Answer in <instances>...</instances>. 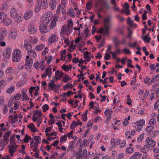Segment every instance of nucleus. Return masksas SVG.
<instances>
[{
	"label": "nucleus",
	"mask_w": 159,
	"mask_h": 159,
	"mask_svg": "<svg viewBox=\"0 0 159 159\" xmlns=\"http://www.w3.org/2000/svg\"><path fill=\"white\" fill-rule=\"evenodd\" d=\"M81 148H79V152L76 154L75 157L76 159H88L89 156L87 154V150L84 149L82 151Z\"/></svg>",
	"instance_id": "nucleus-1"
},
{
	"label": "nucleus",
	"mask_w": 159,
	"mask_h": 159,
	"mask_svg": "<svg viewBox=\"0 0 159 159\" xmlns=\"http://www.w3.org/2000/svg\"><path fill=\"white\" fill-rule=\"evenodd\" d=\"M22 57L20 51L19 49L14 50L12 52V61L14 62H18L21 59Z\"/></svg>",
	"instance_id": "nucleus-2"
},
{
	"label": "nucleus",
	"mask_w": 159,
	"mask_h": 159,
	"mask_svg": "<svg viewBox=\"0 0 159 159\" xmlns=\"http://www.w3.org/2000/svg\"><path fill=\"white\" fill-rule=\"evenodd\" d=\"M40 32L42 34H44L50 31V29L47 24L42 23L39 26Z\"/></svg>",
	"instance_id": "nucleus-3"
},
{
	"label": "nucleus",
	"mask_w": 159,
	"mask_h": 159,
	"mask_svg": "<svg viewBox=\"0 0 159 159\" xmlns=\"http://www.w3.org/2000/svg\"><path fill=\"white\" fill-rule=\"evenodd\" d=\"M28 32L30 34H35L37 31V29L33 24L30 23L28 26Z\"/></svg>",
	"instance_id": "nucleus-4"
},
{
	"label": "nucleus",
	"mask_w": 159,
	"mask_h": 159,
	"mask_svg": "<svg viewBox=\"0 0 159 159\" xmlns=\"http://www.w3.org/2000/svg\"><path fill=\"white\" fill-rule=\"evenodd\" d=\"M110 26L104 25V29L101 28L99 30V32L101 34H103V35L105 36L107 34L109 33V31Z\"/></svg>",
	"instance_id": "nucleus-5"
},
{
	"label": "nucleus",
	"mask_w": 159,
	"mask_h": 159,
	"mask_svg": "<svg viewBox=\"0 0 159 159\" xmlns=\"http://www.w3.org/2000/svg\"><path fill=\"white\" fill-rule=\"evenodd\" d=\"M33 12L30 9L27 10L25 12L24 17L25 20H28L33 16Z\"/></svg>",
	"instance_id": "nucleus-6"
},
{
	"label": "nucleus",
	"mask_w": 159,
	"mask_h": 159,
	"mask_svg": "<svg viewBox=\"0 0 159 159\" xmlns=\"http://www.w3.org/2000/svg\"><path fill=\"white\" fill-rule=\"evenodd\" d=\"M146 142L147 143L146 144L153 148L155 147L156 143V142L153 139L149 137L146 139Z\"/></svg>",
	"instance_id": "nucleus-7"
},
{
	"label": "nucleus",
	"mask_w": 159,
	"mask_h": 159,
	"mask_svg": "<svg viewBox=\"0 0 159 159\" xmlns=\"http://www.w3.org/2000/svg\"><path fill=\"white\" fill-rule=\"evenodd\" d=\"M7 33L6 29L3 28H0V41L4 40Z\"/></svg>",
	"instance_id": "nucleus-8"
},
{
	"label": "nucleus",
	"mask_w": 159,
	"mask_h": 159,
	"mask_svg": "<svg viewBox=\"0 0 159 159\" xmlns=\"http://www.w3.org/2000/svg\"><path fill=\"white\" fill-rule=\"evenodd\" d=\"M59 39L58 37L55 34H53L51 35L48 39L49 41L51 43L57 42Z\"/></svg>",
	"instance_id": "nucleus-9"
},
{
	"label": "nucleus",
	"mask_w": 159,
	"mask_h": 159,
	"mask_svg": "<svg viewBox=\"0 0 159 159\" xmlns=\"http://www.w3.org/2000/svg\"><path fill=\"white\" fill-rule=\"evenodd\" d=\"M57 2L56 0H50L49 6L51 10H54L56 8Z\"/></svg>",
	"instance_id": "nucleus-10"
},
{
	"label": "nucleus",
	"mask_w": 159,
	"mask_h": 159,
	"mask_svg": "<svg viewBox=\"0 0 159 159\" xmlns=\"http://www.w3.org/2000/svg\"><path fill=\"white\" fill-rule=\"evenodd\" d=\"M18 147V146L15 145L13 144H12L11 145H8V148H9V152L15 153L16 151L17 147Z\"/></svg>",
	"instance_id": "nucleus-11"
},
{
	"label": "nucleus",
	"mask_w": 159,
	"mask_h": 159,
	"mask_svg": "<svg viewBox=\"0 0 159 159\" xmlns=\"http://www.w3.org/2000/svg\"><path fill=\"white\" fill-rule=\"evenodd\" d=\"M33 63V60L29 56H27L25 58V66H29L32 65Z\"/></svg>",
	"instance_id": "nucleus-12"
},
{
	"label": "nucleus",
	"mask_w": 159,
	"mask_h": 159,
	"mask_svg": "<svg viewBox=\"0 0 159 159\" xmlns=\"http://www.w3.org/2000/svg\"><path fill=\"white\" fill-rule=\"evenodd\" d=\"M10 16L12 18H18L17 12L16 9L12 8L10 10Z\"/></svg>",
	"instance_id": "nucleus-13"
},
{
	"label": "nucleus",
	"mask_w": 159,
	"mask_h": 159,
	"mask_svg": "<svg viewBox=\"0 0 159 159\" xmlns=\"http://www.w3.org/2000/svg\"><path fill=\"white\" fill-rule=\"evenodd\" d=\"M17 30L15 29H12L10 33V37L13 39H15L17 36Z\"/></svg>",
	"instance_id": "nucleus-14"
},
{
	"label": "nucleus",
	"mask_w": 159,
	"mask_h": 159,
	"mask_svg": "<svg viewBox=\"0 0 159 159\" xmlns=\"http://www.w3.org/2000/svg\"><path fill=\"white\" fill-rule=\"evenodd\" d=\"M11 49L10 48H7L5 50L3 53V56L7 58H8L11 55Z\"/></svg>",
	"instance_id": "nucleus-15"
},
{
	"label": "nucleus",
	"mask_w": 159,
	"mask_h": 159,
	"mask_svg": "<svg viewBox=\"0 0 159 159\" xmlns=\"http://www.w3.org/2000/svg\"><path fill=\"white\" fill-rule=\"evenodd\" d=\"M111 17L108 16L104 18V25H106L111 26Z\"/></svg>",
	"instance_id": "nucleus-16"
},
{
	"label": "nucleus",
	"mask_w": 159,
	"mask_h": 159,
	"mask_svg": "<svg viewBox=\"0 0 159 159\" xmlns=\"http://www.w3.org/2000/svg\"><path fill=\"white\" fill-rule=\"evenodd\" d=\"M24 47L28 51L31 50L32 49V46L27 40L24 41Z\"/></svg>",
	"instance_id": "nucleus-17"
},
{
	"label": "nucleus",
	"mask_w": 159,
	"mask_h": 159,
	"mask_svg": "<svg viewBox=\"0 0 159 159\" xmlns=\"http://www.w3.org/2000/svg\"><path fill=\"white\" fill-rule=\"evenodd\" d=\"M150 149V146L147 144H146L143 148L141 149V151L143 153H146L149 151Z\"/></svg>",
	"instance_id": "nucleus-18"
},
{
	"label": "nucleus",
	"mask_w": 159,
	"mask_h": 159,
	"mask_svg": "<svg viewBox=\"0 0 159 159\" xmlns=\"http://www.w3.org/2000/svg\"><path fill=\"white\" fill-rule=\"evenodd\" d=\"M11 133V132L10 131H9L6 133H5L3 136V137L4 138V141L7 143L9 141L8 138L10 134Z\"/></svg>",
	"instance_id": "nucleus-19"
},
{
	"label": "nucleus",
	"mask_w": 159,
	"mask_h": 159,
	"mask_svg": "<svg viewBox=\"0 0 159 159\" xmlns=\"http://www.w3.org/2000/svg\"><path fill=\"white\" fill-rule=\"evenodd\" d=\"M37 4L35 5L34 11L35 12H38L41 9V7L40 4V0H37Z\"/></svg>",
	"instance_id": "nucleus-20"
},
{
	"label": "nucleus",
	"mask_w": 159,
	"mask_h": 159,
	"mask_svg": "<svg viewBox=\"0 0 159 159\" xmlns=\"http://www.w3.org/2000/svg\"><path fill=\"white\" fill-rule=\"evenodd\" d=\"M113 41L114 43L115 46L116 47L120 43V41L118 39L116 36H114L113 38Z\"/></svg>",
	"instance_id": "nucleus-21"
},
{
	"label": "nucleus",
	"mask_w": 159,
	"mask_h": 159,
	"mask_svg": "<svg viewBox=\"0 0 159 159\" xmlns=\"http://www.w3.org/2000/svg\"><path fill=\"white\" fill-rule=\"evenodd\" d=\"M17 115H15L13 116H9V118L12 121L13 123H16L18 121L17 118Z\"/></svg>",
	"instance_id": "nucleus-22"
},
{
	"label": "nucleus",
	"mask_w": 159,
	"mask_h": 159,
	"mask_svg": "<svg viewBox=\"0 0 159 159\" xmlns=\"http://www.w3.org/2000/svg\"><path fill=\"white\" fill-rule=\"evenodd\" d=\"M142 157V154L139 152H135L132 156L131 157L134 158L135 159H139Z\"/></svg>",
	"instance_id": "nucleus-23"
},
{
	"label": "nucleus",
	"mask_w": 159,
	"mask_h": 159,
	"mask_svg": "<svg viewBox=\"0 0 159 159\" xmlns=\"http://www.w3.org/2000/svg\"><path fill=\"white\" fill-rule=\"evenodd\" d=\"M3 22H4V25L7 26L9 25L12 23L11 20L9 19L6 18V17H5V19H4Z\"/></svg>",
	"instance_id": "nucleus-24"
},
{
	"label": "nucleus",
	"mask_w": 159,
	"mask_h": 159,
	"mask_svg": "<svg viewBox=\"0 0 159 159\" xmlns=\"http://www.w3.org/2000/svg\"><path fill=\"white\" fill-rule=\"evenodd\" d=\"M31 130V131L34 132L35 133L38 131L37 129L35 127L33 123H31L28 126Z\"/></svg>",
	"instance_id": "nucleus-25"
},
{
	"label": "nucleus",
	"mask_w": 159,
	"mask_h": 159,
	"mask_svg": "<svg viewBox=\"0 0 159 159\" xmlns=\"http://www.w3.org/2000/svg\"><path fill=\"white\" fill-rule=\"evenodd\" d=\"M45 45L43 44H40L36 46L35 47V49L37 51H40L43 49Z\"/></svg>",
	"instance_id": "nucleus-26"
},
{
	"label": "nucleus",
	"mask_w": 159,
	"mask_h": 159,
	"mask_svg": "<svg viewBox=\"0 0 159 159\" xmlns=\"http://www.w3.org/2000/svg\"><path fill=\"white\" fill-rule=\"evenodd\" d=\"M28 53L33 58L37 56L36 52L34 50L28 51Z\"/></svg>",
	"instance_id": "nucleus-27"
},
{
	"label": "nucleus",
	"mask_w": 159,
	"mask_h": 159,
	"mask_svg": "<svg viewBox=\"0 0 159 159\" xmlns=\"http://www.w3.org/2000/svg\"><path fill=\"white\" fill-rule=\"evenodd\" d=\"M41 7L43 9H45L48 7L47 1H41L40 4Z\"/></svg>",
	"instance_id": "nucleus-28"
},
{
	"label": "nucleus",
	"mask_w": 159,
	"mask_h": 159,
	"mask_svg": "<svg viewBox=\"0 0 159 159\" xmlns=\"http://www.w3.org/2000/svg\"><path fill=\"white\" fill-rule=\"evenodd\" d=\"M15 89V87L14 86H11L7 90V93L8 94L14 92Z\"/></svg>",
	"instance_id": "nucleus-29"
},
{
	"label": "nucleus",
	"mask_w": 159,
	"mask_h": 159,
	"mask_svg": "<svg viewBox=\"0 0 159 159\" xmlns=\"http://www.w3.org/2000/svg\"><path fill=\"white\" fill-rule=\"evenodd\" d=\"M7 7L8 5L5 2L3 3L2 4H0V11L6 10Z\"/></svg>",
	"instance_id": "nucleus-30"
},
{
	"label": "nucleus",
	"mask_w": 159,
	"mask_h": 159,
	"mask_svg": "<svg viewBox=\"0 0 159 159\" xmlns=\"http://www.w3.org/2000/svg\"><path fill=\"white\" fill-rule=\"evenodd\" d=\"M27 91V90L24 89L22 91V94L23 97L25 98V99L26 100H29V98L28 97V95L26 94Z\"/></svg>",
	"instance_id": "nucleus-31"
},
{
	"label": "nucleus",
	"mask_w": 159,
	"mask_h": 159,
	"mask_svg": "<svg viewBox=\"0 0 159 159\" xmlns=\"http://www.w3.org/2000/svg\"><path fill=\"white\" fill-rule=\"evenodd\" d=\"M75 13L73 11L72 8L69 9V11L67 12L68 15H69L72 17H75Z\"/></svg>",
	"instance_id": "nucleus-32"
},
{
	"label": "nucleus",
	"mask_w": 159,
	"mask_h": 159,
	"mask_svg": "<svg viewBox=\"0 0 159 159\" xmlns=\"http://www.w3.org/2000/svg\"><path fill=\"white\" fill-rule=\"evenodd\" d=\"M6 15L3 12H0V22H2L6 17Z\"/></svg>",
	"instance_id": "nucleus-33"
},
{
	"label": "nucleus",
	"mask_w": 159,
	"mask_h": 159,
	"mask_svg": "<svg viewBox=\"0 0 159 159\" xmlns=\"http://www.w3.org/2000/svg\"><path fill=\"white\" fill-rule=\"evenodd\" d=\"M149 34V33H148L145 36H144L143 38V40L144 42H146L147 43H149L150 40V38L148 37V35Z\"/></svg>",
	"instance_id": "nucleus-34"
},
{
	"label": "nucleus",
	"mask_w": 159,
	"mask_h": 159,
	"mask_svg": "<svg viewBox=\"0 0 159 159\" xmlns=\"http://www.w3.org/2000/svg\"><path fill=\"white\" fill-rule=\"evenodd\" d=\"M159 78V74H158L153 77L151 80V81L152 83H156L158 80Z\"/></svg>",
	"instance_id": "nucleus-35"
},
{
	"label": "nucleus",
	"mask_w": 159,
	"mask_h": 159,
	"mask_svg": "<svg viewBox=\"0 0 159 159\" xmlns=\"http://www.w3.org/2000/svg\"><path fill=\"white\" fill-rule=\"evenodd\" d=\"M87 140L84 139L83 142H81L80 143V147H86V146H88L87 143Z\"/></svg>",
	"instance_id": "nucleus-36"
},
{
	"label": "nucleus",
	"mask_w": 159,
	"mask_h": 159,
	"mask_svg": "<svg viewBox=\"0 0 159 159\" xmlns=\"http://www.w3.org/2000/svg\"><path fill=\"white\" fill-rule=\"evenodd\" d=\"M74 142L73 141L70 142V144L68 148L67 151L70 150L72 151L73 150L74 148Z\"/></svg>",
	"instance_id": "nucleus-37"
},
{
	"label": "nucleus",
	"mask_w": 159,
	"mask_h": 159,
	"mask_svg": "<svg viewBox=\"0 0 159 159\" xmlns=\"http://www.w3.org/2000/svg\"><path fill=\"white\" fill-rule=\"evenodd\" d=\"M52 13L51 12H49V13L48 12L46 13L44 15L45 17H47L48 20H51L52 18Z\"/></svg>",
	"instance_id": "nucleus-38"
},
{
	"label": "nucleus",
	"mask_w": 159,
	"mask_h": 159,
	"mask_svg": "<svg viewBox=\"0 0 159 159\" xmlns=\"http://www.w3.org/2000/svg\"><path fill=\"white\" fill-rule=\"evenodd\" d=\"M50 20H48V18L44 16L43 18V23L48 24L50 22Z\"/></svg>",
	"instance_id": "nucleus-39"
},
{
	"label": "nucleus",
	"mask_w": 159,
	"mask_h": 159,
	"mask_svg": "<svg viewBox=\"0 0 159 159\" xmlns=\"http://www.w3.org/2000/svg\"><path fill=\"white\" fill-rule=\"evenodd\" d=\"M154 128L153 126H147L146 128V130L148 133L151 132L153 129Z\"/></svg>",
	"instance_id": "nucleus-40"
},
{
	"label": "nucleus",
	"mask_w": 159,
	"mask_h": 159,
	"mask_svg": "<svg viewBox=\"0 0 159 159\" xmlns=\"http://www.w3.org/2000/svg\"><path fill=\"white\" fill-rule=\"evenodd\" d=\"M134 149L132 147H129L126 149L125 152L126 153H132L133 152Z\"/></svg>",
	"instance_id": "nucleus-41"
},
{
	"label": "nucleus",
	"mask_w": 159,
	"mask_h": 159,
	"mask_svg": "<svg viewBox=\"0 0 159 159\" xmlns=\"http://www.w3.org/2000/svg\"><path fill=\"white\" fill-rule=\"evenodd\" d=\"M128 45L130 47L132 48H134L137 46L138 43L137 41H135L132 44H131L130 43H128Z\"/></svg>",
	"instance_id": "nucleus-42"
},
{
	"label": "nucleus",
	"mask_w": 159,
	"mask_h": 159,
	"mask_svg": "<svg viewBox=\"0 0 159 159\" xmlns=\"http://www.w3.org/2000/svg\"><path fill=\"white\" fill-rule=\"evenodd\" d=\"M31 137H29L27 134L25 135V137L24 139V142L25 143H27L29 142V140L31 139Z\"/></svg>",
	"instance_id": "nucleus-43"
},
{
	"label": "nucleus",
	"mask_w": 159,
	"mask_h": 159,
	"mask_svg": "<svg viewBox=\"0 0 159 159\" xmlns=\"http://www.w3.org/2000/svg\"><path fill=\"white\" fill-rule=\"evenodd\" d=\"M48 87H49L51 88L52 89H53L54 88V82L53 79V80H51L50 81V82L49 83Z\"/></svg>",
	"instance_id": "nucleus-44"
},
{
	"label": "nucleus",
	"mask_w": 159,
	"mask_h": 159,
	"mask_svg": "<svg viewBox=\"0 0 159 159\" xmlns=\"http://www.w3.org/2000/svg\"><path fill=\"white\" fill-rule=\"evenodd\" d=\"M144 135V133H142L141 135H140L137 138V141L139 142H140L142 141L143 138V136Z\"/></svg>",
	"instance_id": "nucleus-45"
},
{
	"label": "nucleus",
	"mask_w": 159,
	"mask_h": 159,
	"mask_svg": "<svg viewBox=\"0 0 159 159\" xmlns=\"http://www.w3.org/2000/svg\"><path fill=\"white\" fill-rule=\"evenodd\" d=\"M154 108L155 110H157L158 108V111L159 113V99L157 100L156 103L154 105Z\"/></svg>",
	"instance_id": "nucleus-46"
},
{
	"label": "nucleus",
	"mask_w": 159,
	"mask_h": 159,
	"mask_svg": "<svg viewBox=\"0 0 159 159\" xmlns=\"http://www.w3.org/2000/svg\"><path fill=\"white\" fill-rule=\"evenodd\" d=\"M42 108L44 112H46V111L49 109V107L48 104H45L42 106Z\"/></svg>",
	"instance_id": "nucleus-47"
},
{
	"label": "nucleus",
	"mask_w": 159,
	"mask_h": 159,
	"mask_svg": "<svg viewBox=\"0 0 159 159\" xmlns=\"http://www.w3.org/2000/svg\"><path fill=\"white\" fill-rule=\"evenodd\" d=\"M79 124L75 121H73L72 123L71 124L70 126V128L71 129H73L76 127V125H78Z\"/></svg>",
	"instance_id": "nucleus-48"
},
{
	"label": "nucleus",
	"mask_w": 159,
	"mask_h": 159,
	"mask_svg": "<svg viewBox=\"0 0 159 159\" xmlns=\"http://www.w3.org/2000/svg\"><path fill=\"white\" fill-rule=\"evenodd\" d=\"M144 82L147 84H150L152 83L150 79L149 78L148 76L145 77V79L144 80Z\"/></svg>",
	"instance_id": "nucleus-49"
},
{
	"label": "nucleus",
	"mask_w": 159,
	"mask_h": 159,
	"mask_svg": "<svg viewBox=\"0 0 159 159\" xmlns=\"http://www.w3.org/2000/svg\"><path fill=\"white\" fill-rule=\"evenodd\" d=\"M66 138L67 136H66V135H64L61 136L60 140V143H62L63 142L66 141Z\"/></svg>",
	"instance_id": "nucleus-50"
},
{
	"label": "nucleus",
	"mask_w": 159,
	"mask_h": 159,
	"mask_svg": "<svg viewBox=\"0 0 159 159\" xmlns=\"http://www.w3.org/2000/svg\"><path fill=\"white\" fill-rule=\"evenodd\" d=\"M157 122L156 119L154 118L151 119L149 122V123L150 125H155L156 124Z\"/></svg>",
	"instance_id": "nucleus-51"
},
{
	"label": "nucleus",
	"mask_w": 159,
	"mask_h": 159,
	"mask_svg": "<svg viewBox=\"0 0 159 159\" xmlns=\"http://www.w3.org/2000/svg\"><path fill=\"white\" fill-rule=\"evenodd\" d=\"M64 74L63 73H61L60 71L57 70L55 72V75L59 77L60 78H62Z\"/></svg>",
	"instance_id": "nucleus-52"
},
{
	"label": "nucleus",
	"mask_w": 159,
	"mask_h": 159,
	"mask_svg": "<svg viewBox=\"0 0 159 159\" xmlns=\"http://www.w3.org/2000/svg\"><path fill=\"white\" fill-rule=\"evenodd\" d=\"M14 72V70L11 67H8L6 70V73L7 74H10Z\"/></svg>",
	"instance_id": "nucleus-53"
},
{
	"label": "nucleus",
	"mask_w": 159,
	"mask_h": 159,
	"mask_svg": "<svg viewBox=\"0 0 159 159\" xmlns=\"http://www.w3.org/2000/svg\"><path fill=\"white\" fill-rule=\"evenodd\" d=\"M49 67H47L46 68L45 70V73L42 74L41 75V77L42 78L43 77L46 78L47 76H48V71Z\"/></svg>",
	"instance_id": "nucleus-54"
},
{
	"label": "nucleus",
	"mask_w": 159,
	"mask_h": 159,
	"mask_svg": "<svg viewBox=\"0 0 159 159\" xmlns=\"http://www.w3.org/2000/svg\"><path fill=\"white\" fill-rule=\"evenodd\" d=\"M30 42L31 43H36L38 42V39L36 38L32 37L30 39Z\"/></svg>",
	"instance_id": "nucleus-55"
},
{
	"label": "nucleus",
	"mask_w": 159,
	"mask_h": 159,
	"mask_svg": "<svg viewBox=\"0 0 159 159\" xmlns=\"http://www.w3.org/2000/svg\"><path fill=\"white\" fill-rule=\"evenodd\" d=\"M92 5V3L91 2H88L87 3L86 6L88 10H90L91 9Z\"/></svg>",
	"instance_id": "nucleus-56"
},
{
	"label": "nucleus",
	"mask_w": 159,
	"mask_h": 159,
	"mask_svg": "<svg viewBox=\"0 0 159 159\" xmlns=\"http://www.w3.org/2000/svg\"><path fill=\"white\" fill-rule=\"evenodd\" d=\"M122 51L125 53L126 54H129L131 53L130 51L126 48L123 49Z\"/></svg>",
	"instance_id": "nucleus-57"
},
{
	"label": "nucleus",
	"mask_w": 159,
	"mask_h": 159,
	"mask_svg": "<svg viewBox=\"0 0 159 159\" xmlns=\"http://www.w3.org/2000/svg\"><path fill=\"white\" fill-rule=\"evenodd\" d=\"M127 23L131 27L133 26V21L131 20L130 17H129L127 19Z\"/></svg>",
	"instance_id": "nucleus-58"
},
{
	"label": "nucleus",
	"mask_w": 159,
	"mask_h": 159,
	"mask_svg": "<svg viewBox=\"0 0 159 159\" xmlns=\"http://www.w3.org/2000/svg\"><path fill=\"white\" fill-rule=\"evenodd\" d=\"M111 58V55L109 53H106L104 56L105 60H109Z\"/></svg>",
	"instance_id": "nucleus-59"
},
{
	"label": "nucleus",
	"mask_w": 159,
	"mask_h": 159,
	"mask_svg": "<svg viewBox=\"0 0 159 159\" xmlns=\"http://www.w3.org/2000/svg\"><path fill=\"white\" fill-rule=\"evenodd\" d=\"M104 113L106 115H111L112 111L109 109H107L105 111Z\"/></svg>",
	"instance_id": "nucleus-60"
},
{
	"label": "nucleus",
	"mask_w": 159,
	"mask_h": 159,
	"mask_svg": "<svg viewBox=\"0 0 159 159\" xmlns=\"http://www.w3.org/2000/svg\"><path fill=\"white\" fill-rule=\"evenodd\" d=\"M69 80L68 78V76L66 74L64 76L62 79V80L64 82L66 83L67 82V81Z\"/></svg>",
	"instance_id": "nucleus-61"
},
{
	"label": "nucleus",
	"mask_w": 159,
	"mask_h": 159,
	"mask_svg": "<svg viewBox=\"0 0 159 159\" xmlns=\"http://www.w3.org/2000/svg\"><path fill=\"white\" fill-rule=\"evenodd\" d=\"M19 106L18 102L17 101L15 102L14 103V105L13 107V108L14 110H16L18 109Z\"/></svg>",
	"instance_id": "nucleus-62"
},
{
	"label": "nucleus",
	"mask_w": 159,
	"mask_h": 159,
	"mask_svg": "<svg viewBox=\"0 0 159 159\" xmlns=\"http://www.w3.org/2000/svg\"><path fill=\"white\" fill-rule=\"evenodd\" d=\"M72 61L73 63L76 64L79 63L80 61L78 58L75 57L73 58Z\"/></svg>",
	"instance_id": "nucleus-63"
},
{
	"label": "nucleus",
	"mask_w": 159,
	"mask_h": 159,
	"mask_svg": "<svg viewBox=\"0 0 159 159\" xmlns=\"http://www.w3.org/2000/svg\"><path fill=\"white\" fill-rule=\"evenodd\" d=\"M102 159H113V157H110L109 155H107L102 156Z\"/></svg>",
	"instance_id": "nucleus-64"
}]
</instances>
